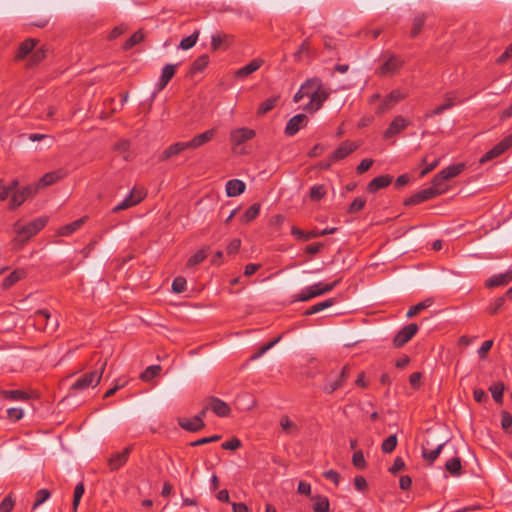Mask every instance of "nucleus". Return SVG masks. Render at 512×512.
<instances>
[{"instance_id":"39","label":"nucleus","mask_w":512,"mask_h":512,"mask_svg":"<svg viewBox=\"0 0 512 512\" xmlns=\"http://www.w3.org/2000/svg\"><path fill=\"white\" fill-rule=\"evenodd\" d=\"M259 213H260V204L254 203L245 211V213L241 216L240 220L242 223L247 224V223L253 221L259 215Z\"/></svg>"},{"instance_id":"27","label":"nucleus","mask_w":512,"mask_h":512,"mask_svg":"<svg viewBox=\"0 0 512 512\" xmlns=\"http://www.w3.org/2000/svg\"><path fill=\"white\" fill-rule=\"evenodd\" d=\"M512 280V270H508L505 273L494 275L486 281V286L493 288L508 284Z\"/></svg>"},{"instance_id":"34","label":"nucleus","mask_w":512,"mask_h":512,"mask_svg":"<svg viewBox=\"0 0 512 512\" xmlns=\"http://www.w3.org/2000/svg\"><path fill=\"white\" fill-rule=\"evenodd\" d=\"M36 43L37 41L32 38L23 41L19 46L16 59H24L28 54H30L33 51L34 47L36 46Z\"/></svg>"},{"instance_id":"64","label":"nucleus","mask_w":512,"mask_h":512,"mask_svg":"<svg viewBox=\"0 0 512 512\" xmlns=\"http://www.w3.org/2000/svg\"><path fill=\"white\" fill-rule=\"evenodd\" d=\"M14 507V500L7 496L0 503V512H11Z\"/></svg>"},{"instance_id":"7","label":"nucleus","mask_w":512,"mask_h":512,"mask_svg":"<svg viewBox=\"0 0 512 512\" xmlns=\"http://www.w3.org/2000/svg\"><path fill=\"white\" fill-rule=\"evenodd\" d=\"M402 66L403 60L399 56L391 54L377 69L376 73L382 77L392 76L398 73Z\"/></svg>"},{"instance_id":"1","label":"nucleus","mask_w":512,"mask_h":512,"mask_svg":"<svg viewBox=\"0 0 512 512\" xmlns=\"http://www.w3.org/2000/svg\"><path fill=\"white\" fill-rule=\"evenodd\" d=\"M47 223L44 217L37 218L26 225H21L20 222L14 224V231L17 236L13 240L15 249H21L26 242L35 234H37Z\"/></svg>"},{"instance_id":"28","label":"nucleus","mask_w":512,"mask_h":512,"mask_svg":"<svg viewBox=\"0 0 512 512\" xmlns=\"http://www.w3.org/2000/svg\"><path fill=\"white\" fill-rule=\"evenodd\" d=\"M263 64V60L259 58H255L251 60L247 65L238 69L235 73L236 77L244 78L248 75L257 71Z\"/></svg>"},{"instance_id":"56","label":"nucleus","mask_w":512,"mask_h":512,"mask_svg":"<svg viewBox=\"0 0 512 512\" xmlns=\"http://www.w3.org/2000/svg\"><path fill=\"white\" fill-rule=\"evenodd\" d=\"M279 341H280V337H278V338L274 339L273 341H270L267 344L263 345L256 353H254L250 357V360H256V359L260 358L268 350H270L272 347H274Z\"/></svg>"},{"instance_id":"16","label":"nucleus","mask_w":512,"mask_h":512,"mask_svg":"<svg viewBox=\"0 0 512 512\" xmlns=\"http://www.w3.org/2000/svg\"><path fill=\"white\" fill-rule=\"evenodd\" d=\"M409 125V122L402 116H396L384 132V138L389 139L402 132Z\"/></svg>"},{"instance_id":"45","label":"nucleus","mask_w":512,"mask_h":512,"mask_svg":"<svg viewBox=\"0 0 512 512\" xmlns=\"http://www.w3.org/2000/svg\"><path fill=\"white\" fill-rule=\"evenodd\" d=\"M425 20H426V16L424 14H417L414 19H413V22H412V27H411V37L415 38L417 37L423 26H424V23H425Z\"/></svg>"},{"instance_id":"6","label":"nucleus","mask_w":512,"mask_h":512,"mask_svg":"<svg viewBox=\"0 0 512 512\" xmlns=\"http://www.w3.org/2000/svg\"><path fill=\"white\" fill-rule=\"evenodd\" d=\"M37 192H38V189L35 184L27 185V186L23 187L22 189H18V187L15 188L10 193L11 199H10V203H9V208L15 209V208L19 207L20 205H22V203L26 199L34 196Z\"/></svg>"},{"instance_id":"15","label":"nucleus","mask_w":512,"mask_h":512,"mask_svg":"<svg viewBox=\"0 0 512 512\" xmlns=\"http://www.w3.org/2000/svg\"><path fill=\"white\" fill-rule=\"evenodd\" d=\"M308 122V118L305 114H297L293 116L285 127V134L287 136H294L301 128H303Z\"/></svg>"},{"instance_id":"26","label":"nucleus","mask_w":512,"mask_h":512,"mask_svg":"<svg viewBox=\"0 0 512 512\" xmlns=\"http://www.w3.org/2000/svg\"><path fill=\"white\" fill-rule=\"evenodd\" d=\"M178 423L181 428L191 432L199 431L205 426L204 421L200 417H193L192 419L180 418Z\"/></svg>"},{"instance_id":"58","label":"nucleus","mask_w":512,"mask_h":512,"mask_svg":"<svg viewBox=\"0 0 512 512\" xmlns=\"http://www.w3.org/2000/svg\"><path fill=\"white\" fill-rule=\"evenodd\" d=\"M50 492L47 489H40L36 492L35 502L33 504V509H36L38 506L43 504L46 500L50 498Z\"/></svg>"},{"instance_id":"25","label":"nucleus","mask_w":512,"mask_h":512,"mask_svg":"<svg viewBox=\"0 0 512 512\" xmlns=\"http://www.w3.org/2000/svg\"><path fill=\"white\" fill-rule=\"evenodd\" d=\"M392 177L390 175H380L372 179L368 186L367 191L370 193H375L378 190L387 187L392 182Z\"/></svg>"},{"instance_id":"29","label":"nucleus","mask_w":512,"mask_h":512,"mask_svg":"<svg viewBox=\"0 0 512 512\" xmlns=\"http://www.w3.org/2000/svg\"><path fill=\"white\" fill-rule=\"evenodd\" d=\"M246 185L242 180L232 179L226 183V193L229 197H236L245 191Z\"/></svg>"},{"instance_id":"57","label":"nucleus","mask_w":512,"mask_h":512,"mask_svg":"<svg viewBox=\"0 0 512 512\" xmlns=\"http://www.w3.org/2000/svg\"><path fill=\"white\" fill-rule=\"evenodd\" d=\"M365 204H366L365 198H363V197L355 198L354 201L350 204V206L348 208V213L354 214V213L361 211L365 207Z\"/></svg>"},{"instance_id":"55","label":"nucleus","mask_w":512,"mask_h":512,"mask_svg":"<svg viewBox=\"0 0 512 512\" xmlns=\"http://www.w3.org/2000/svg\"><path fill=\"white\" fill-rule=\"evenodd\" d=\"M352 463L357 469H364L366 467V460L361 450H357L353 453Z\"/></svg>"},{"instance_id":"32","label":"nucleus","mask_w":512,"mask_h":512,"mask_svg":"<svg viewBox=\"0 0 512 512\" xmlns=\"http://www.w3.org/2000/svg\"><path fill=\"white\" fill-rule=\"evenodd\" d=\"M445 470L452 476L457 477L461 474L462 462L459 456H453L445 463Z\"/></svg>"},{"instance_id":"12","label":"nucleus","mask_w":512,"mask_h":512,"mask_svg":"<svg viewBox=\"0 0 512 512\" xmlns=\"http://www.w3.org/2000/svg\"><path fill=\"white\" fill-rule=\"evenodd\" d=\"M438 195H439L438 190H436L435 188L429 187V188L423 189V190L413 194L412 196H410L408 199H406L404 201V205H406V206L417 205L424 201L430 200Z\"/></svg>"},{"instance_id":"20","label":"nucleus","mask_w":512,"mask_h":512,"mask_svg":"<svg viewBox=\"0 0 512 512\" xmlns=\"http://www.w3.org/2000/svg\"><path fill=\"white\" fill-rule=\"evenodd\" d=\"M144 198V195L142 194V192H138L137 194L135 193L134 190H132L130 192L129 195L126 196V198L121 201L118 205H116L114 208H113V212H119V211H122V210H126L130 207H133L135 206L136 204L140 203L141 200Z\"/></svg>"},{"instance_id":"17","label":"nucleus","mask_w":512,"mask_h":512,"mask_svg":"<svg viewBox=\"0 0 512 512\" xmlns=\"http://www.w3.org/2000/svg\"><path fill=\"white\" fill-rule=\"evenodd\" d=\"M279 425L282 433H284L287 436L297 437L300 434L299 425L287 415L281 416L279 420Z\"/></svg>"},{"instance_id":"52","label":"nucleus","mask_w":512,"mask_h":512,"mask_svg":"<svg viewBox=\"0 0 512 512\" xmlns=\"http://www.w3.org/2000/svg\"><path fill=\"white\" fill-rule=\"evenodd\" d=\"M144 39V34L141 30L136 31L123 45L124 50H129L136 44H139Z\"/></svg>"},{"instance_id":"11","label":"nucleus","mask_w":512,"mask_h":512,"mask_svg":"<svg viewBox=\"0 0 512 512\" xmlns=\"http://www.w3.org/2000/svg\"><path fill=\"white\" fill-rule=\"evenodd\" d=\"M407 97V93L402 92L400 90H393L390 92L379 105L376 110L377 114H384L392 107H394L398 102L405 99Z\"/></svg>"},{"instance_id":"43","label":"nucleus","mask_w":512,"mask_h":512,"mask_svg":"<svg viewBox=\"0 0 512 512\" xmlns=\"http://www.w3.org/2000/svg\"><path fill=\"white\" fill-rule=\"evenodd\" d=\"M208 63H209L208 55L203 54V55L199 56L193 62L192 66L190 68V73L196 74V73L202 72L207 67Z\"/></svg>"},{"instance_id":"40","label":"nucleus","mask_w":512,"mask_h":512,"mask_svg":"<svg viewBox=\"0 0 512 512\" xmlns=\"http://www.w3.org/2000/svg\"><path fill=\"white\" fill-rule=\"evenodd\" d=\"M85 218H80L72 223H69L59 229V234L63 236H69L75 231H77L83 224H84Z\"/></svg>"},{"instance_id":"33","label":"nucleus","mask_w":512,"mask_h":512,"mask_svg":"<svg viewBox=\"0 0 512 512\" xmlns=\"http://www.w3.org/2000/svg\"><path fill=\"white\" fill-rule=\"evenodd\" d=\"M25 276L26 271L24 269H16L4 279L2 286L4 289H8Z\"/></svg>"},{"instance_id":"5","label":"nucleus","mask_w":512,"mask_h":512,"mask_svg":"<svg viewBox=\"0 0 512 512\" xmlns=\"http://www.w3.org/2000/svg\"><path fill=\"white\" fill-rule=\"evenodd\" d=\"M350 368L348 365L343 366L339 375L332 377V374H329L325 377V382L322 387L323 392L326 394H332L337 389L341 388L344 383L349 378Z\"/></svg>"},{"instance_id":"35","label":"nucleus","mask_w":512,"mask_h":512,"mask_svg":"<svg viewBox=\"0 0 512 512\" xmlns=\"http://www.w3.org/2000/svg\"><path fill=\"white\" fill-rule=\"evenodd\" d=\"M0 395L11 401H25L29 396L22 390H0Z\"/></svg>"},{"instance_id":"23","label":"nucleus","mask_w":512,"mask_h":512,"mask_svg":"<svg viewBox=\"0 0 512 512\" xmlns=\"http://www.w3.org/2000/svg\"><path fill=\"white\" fill-rule=\"evenodd\" d=\"M357 145L353 142L344 141L342 142L339 147L332 153L331 160L332 161H339L341 159H344L349 154H351L353 151L357 149Z\"/></svg>"},{"instance_id":"24","label":"nucleus","mask_w":512,"mask_h":512,"mask_svg":"<svg viewBox=\"0 0 512 512\" xmlns=\"http://www.w3.org/2000/svg\"><path fill=\"white\" fill-rule=\"evenodd\" d=\"M189 149L187 142H176L168 146L160 155V161H166L171 157L180 154L182 151Z\"/></svg>"},{"instance_id":"59","label":"nucleus","mask_w":512,"mask_h":512,"mask_svg":"<svg viewBox=\"0 0 512 512\" xmlns=\"http://www.w3.org/2000/svg\"><path fill=\"white\" fill-rule=\"evenodd\" d=\"M186 279L184 277H176L172 282V291L175 293H182L186 290Z\"/></svg>"},{"instance_id":"41","label":"nucleus","mask_w":512,"mask_h":512,"mask_svg":"<svg viewBox=\"0 0 512 512\" xmlns=\"http://www.w3.org/2000/svg\"><path fill=\"white\" fill-rule=\"evenodd\" d=\"M432 304H433L432 299H425V300L419 302L418 304L411 306L406 313V317L412 318V317L416 316L418 313H420L422 310L430 307Z\"/></svg>"},{"instance_id":"2","label":"nucleus","mask_w":512,"mask_h":512,"mask_svg":"<svg viewBox=\"0 0 512 512\" xmlns=\"http://www.w3.org/2000/svg\"><path fill=\"white\" fill-rule=\"evenodd\" d=\"M107 360H99L97 367L88 373L83 374L79 377L70 387L71 391H83L89 387H95L101 381L102 375L106 369Z\"/></svg>"},{"instance_id":"60","label":"nucleus","mask_w":512,"mask_h":512,"mask_svg":"<svg viewBox=\"0 0 512 512\" xmlns=\"http://www.w3.org/2000/svg\"><path fill=\"white\" fill-rule=\"evenodd\" d=\"M46 52H47V49L45 48V46H42V47L36 49L35 51H32V55H31L32 65H36L39 62H41L46 57Z\"/></svg>"},{"instance_id":"53","label":"nucleus","mask_w":512,"mask_h":512,"mask_svg":"<svg viewBox=\"0 0 512 512\" xmlns=\"http://www.w3.org/2000/svg\"><path fill=\"white\" fill-rule=\"evenodd\" d=\"M85 488L82 482L78 483L74 489L72 508L76 512L80 503V500L84 494Z\"/></svg>"},{"instance_id":"9","label":"nucleus","mask_w":512,"mask_h":512,"mask_svg":"<svg viewBox=\"0 0 512 512\" xmlns=\"http://www.w3.org/2000/svg\"><path fill=\"white\" fill-rule=\"evenodd\" d=\"M329 91L324 88L322 81L320 80V89L315 90L313 95L310 97V101L304 107L307 112L313 113L321 108L323 103L328 99Z\"/></svg>"},{"instance_id":"38","label":"nucleus","mask_w":512,"mask_h":512,"mask_svg":"<svg viewBox=\"0 0 512 512\" xmlns=\"http://www.w3.org/2000/svg\"><path fill=\"white\" fill-rule=\"evenodd\" d=\"M162 370L160 365H151L147 367L141 374L140 379L144 382H149L155 377H157Z\"/></svg>"},{"instance_id":"36","label":"nucleus","mask_w":512,"mask_h":512,"mask_svg":"<svg viewBox=\"0 0 512 512\" xmlns=\"http://www.w3.org/2000/svg\"><path fill=\"white\" fill-rule=\"evenodd\" d=\"M313 511L314 512H329L330 503L326 496L317 495L313 497Z\"/></svg>"},{"instance_id":"47","label":"nucleus","mask_w":512,"mask_h":512,"mask_svg":"<svg viewBox=\"0 0 512 512\" xmlns=\"http://www.w3.org/2000/svg\"><path fill=\"white\" fill-rule=\"evenodd\" d=\"M335 304L334 298L326 299L325 301H322L320 303H317L313 306H311L309 309L306 310L305 315H312L316 314L326 308H329Z\"/></svg>"},{"instance_id":"62","label":"nucleus","mask_w":512,"mask_h":512,"mask_svg":"<svg viewBox=\"0 0 512 512\" xmlns=\"http://www.w3.org/2000/svg\"><path fill=\"white\" fill-rule=\"evenodd\" d=\"M457 102V93L456 92H447L445 95H444V105L445 107L449 110L451 109L452 107L455 106Z\"/></svg>"},{"instance_id":"13","label":"nucleus","mask_w":512,"mask_h":512,"mask_svg":"<svg viewBox=\"0 0 512 512\" xmlns=\"http://www.w3.org/2000/svg\"><path fill=\"white\" fill-rule=\"evenodd\" d=\"M66 173L63 169H58L55 171L48 172L44 174L38 182L35 183L38 191L42 188L48 187L57 181L63 179L65 177Z\"/></svg>"},{"instance_id":"51","label":"nucleus","mask_w":512,"mask_h":512,"mask_svg":"<svg viewBox=\"0 0 512 512\" xmlns=\"http://www.w3.org/2000/svg\"><path fill=\"white\" fill-rule=\"evenodd\" d=\"M397 446V436L395 434L387 437L381 445V449L383 453L390 454L392 453Z\"/></svg>"},{"instance_id":"22","label":"nucleus","mask_w":512,"mask_h":512,"mask_svg":"<svg viewBox=\"0 0 512 512\" xmlns=\"http://www.w3.org/2000/svg\"><path fill=\"white\" fill-rule=\"evenodd\" d=\"M208 403L210 410L213 411L219 417H226L231 412L229 405L219 398L211 397L208 400Z\"/></svg>"},{"instance_id":"10","label":"nucleus","mask_w":512,"mask_h":512,"mask_svg":"<svg viewBox=\"0 0 512 512\" xmlns=\"http://www.w3.org/2000/svg\"><path fill=\"white\" fill-rule=\"evenodd\" d=\"M418 325L415 323L408 324L398 331L393 339V345L396 348L404 346L409 342L417 333Z\"/></svg>"},{"instance_id":"3","label":"nucleus","mask_w":512,"mask_h":512,"mask_svg":"<svg viewBox=\"0 0 512 512\" xmlns=\"http://www.w3.org/2000/svg\"><path fill=\"white\" fill-rule=\"evenodd\" d=\"M446 444L447 442L443 441L438 443L433 449H430V446H433V432L427 431L426 437L421 445V454L425 463L432 465L439 457Z\"/></svg>"},{"instance_id":"61","label":"nucleus","mask_w":512,"mask_h":512,"mask_svg":"<svg viewBox=\"0 0 512 512\" xmlns=\"http://www.w3.org/2000/svg\"><path fill=\"white\" fill-rule=\"evenodd\" d=\"M226 35L225 34H215L211 39V48L213 51H217L221 48V45L225 42Z\"/></svg>"},{"instance_id":"48","label":"nucleus","mask_w":512,"mask_h":512,"mask_svg":"<svg viewBox=\"0 0 512 512\" xmlns=\"http://www.w3.org/2000/svg\"><path fill=\"white\" fill-rule=\"evenodd\" d=\"M279 100V96H272L268 99H266L264 102H262L258 108V115H264L271 111L277 104Z\"/></svg>"},{"instance_id":"49","label":"nucleus","mask_w":512,"mask_h":512,"mask_svg":"<svg viewBox=\"0 0 512 512\" xmlns=\"http://www.w3.org/2000/svg\"><path fill=\"white\" fill-rule=\"evenodd\" d=\"M19 186V181L14 179L9 185H5L3 180H0V201L5 200L12 190Z\"/></svg>"},{"instance_id":"50","label":"nucleus","mask_w":512,"mask_h":512,"mask_svg":"<svg viewBox=\"0 0 512 512\" xmlns=\"http://www.w3.org/2000/svg\"><path fill=\"white\" fill-rule=\"evenodd\" d=\"M504 389L505 386L502 382H497L490 386L489 391L491 392L495 402L502 403Z\"/></svg>"},{"instance_id":"30","label":"nucleus","mask_w":512,"mask_h":512,"mask_svg":"<svg viewBox=\"0 0 512 512\" xmlns=\"http://www.w3.org/2000/svg\"><path fill=\"white\" fill-rule=\"evenodd\" d=\"M30 319L36 329L44 331V325L50 319V313L47 309L37 310Z\"/></svg>"},{"instance_id":"18","label":"nucleus","mask_w":512,"mask_h":512,"mask_svg":"<svg viewBox=\"0 0 512 512\" xmlns=\"http://www.w3.org/2000/svg\"><path fill=\"white\" fill-rule=\"evenodd\" d=\"M131 452V447H126L121 452H117L108 460V465L111 471H117L120 469L128 460L129 454Z\"/></svg>"},{"instance_id":"37","label":"nucleus","mask_w":512,"mask_h":512,"mask_svg":"<svg viewBox=\"0 0 512 512\" xmlns=\"http://www.w3.org/2000/svg\"><path fill=\"white\" fill-rule=\"evenodd\" d=\"M209 253V247H203L194 253L187 261V267H193L203 262Z\"/></svg>"},{"instance_id":"21","label":"nucleus","mask_w":512,"mask_h":512,"mask_svg":"<svg viewBox=\"0 0 512 512\" xmlns=\"http://www.w3.org/2000/svg\"><path fill=\"white\" fill-rule=\"evenodd\" d=\"M215 132V129H209L203 133L195 135L190 141H187L189 149H197L208 143L214 138Z\"/></svg>"},{"instance_id":"8","label":"nucleus","mask_w":512,"mask_h":512,"mask_svg":"<svg viewBox=\"0 0 512 512\" xmlns=\"http://www.w3.org/2000/svg\"><path fill=\"white\" fill-rule=\"evenodd\" d=\"M512 147V134L503 138L499 143H497L492 149L487 151L481 158L480 163H486L494 158L502 155L506 150Z\"/></svg>"},{"instance_id":"19","label":"nucleus","mask_w":512,"mask_h":512,"mask_svg":"<svg viewBox=\"0 0 512 512\" xmlns=\"http://www.w3.org/2000/svg\"><path fill=\"white\" fill-rule=\"evenodd\" d=\"M177 66L178 64H167L163 67L160 79L156 84L157 92L162 91L174 77Z\"/></svg>"},{"instance_id":"14","label":"nucleus","mask_w":512,"mask_h":512,"mask_svg":"<svg viewBox=\"0 0 512 512\" xmlns=\"http://www.w3.org/2000/svg\"><path fill=\"white\" fill-rule=\"evenodd\" d=\"M255 137V131L250 128H238L230 133L232 145L238 146Z\"/></svg>"},{"instance_id":"44","label":"nucleus","mask_w":512,"mask_h":512,"mask_svg":"<svg viewBox=\"0 0 512 512\" xmlns=\"http://www.w3.org/2000/svg\"><path fill=\"white\" fill-rule=\"evenodd\" d=\"M327 194V189L323 184L314 185L309 190V198L311 201H319Z\"/></svg>"},{"instance_id":"63","label":"nucleus","mask_w":512,"mask_h":512,"mask_svg":"<svg viewBox=\"0 0 512 512\" xmlns=\"http://www.w3.org/2000/svg\"><path fill=\"white\" fill-rule=\"evenodd\" d=\"M512 426V415L507 411L501 412V427L503 430H508Z\"/></svg>"},{"instance_id":"46","label":"nucleus","mask_w":512,"mask_h":512,"mask_svg":"<svg viewBox=\"0 0 512 512\" xmlns=\"http://www.w3.org/2000/svg\"><path fill=\"white\" fill-rule=\"evenodd\" d=\"M301 87H306L304 95L310 98L315 90L320 89V79L317 77L307 79Z\"/></svg>"},{"instance_id":"54","label":"nucleus","mask_w":512,"mask_h":512,"mask_svg":"<svg viewBox=\"0 0 512 512\" xmlns=\"http://www.w3.org/2000/svg\"><path fill=\"white\" fill-rule=\"evenodd\" d=\"M198 36L199 31L196 30L193 34L181 40L179 48L182 50H188L192 48L196 44Z\"/></svg>"},{"instance_id":"31","label":"nucleus","mask_w":512,"mask_h":512,"mask_svg":"<svg viewBox=\"0 0 512 512\" xmlns=\"http://www.w3.org/2000/svg\"><path fill=\"white\" fill-rule=\"evenodd\" d=\"M464 168L465 165L463 163L450 165L439 172V178L437 179V181L439 179L449 180L451 178H454L458 176L464 170Z\"/></svg>"},{"instance_id":"4","label":"nucleus","mask_w":512,"mask_h":512,"mask_svg":"<svg viewBox=\"0 0 512 512\" xmlns=\"http://www.w3.org/2000/svg\"><path fill=\"white\" fill-rule=\"evenodd\" d=\"M340 282V279L333 281L332 283H316L302 290L296 297L295 300L306 302L320 295H324L332 291Z\"/></svg>"},{"instance_id":"42","label":"nucleus","mask_w":512,"mask_h":512,"mask_svg":"<svg viewBox=\"0 0 512 512\" xmlns=\"http://www.w3.org/2000/svg\"><path fill=\"white\" fill-rule=\"evenodd\" d=\"M291 234L293 236H295L297 239L302 240V241H308L310 239L318 237V231L317 230H312V231H309V232H305V231H303L300 228L295 227V226H293L291 228Z\"/></svg>"}]
</instances>
